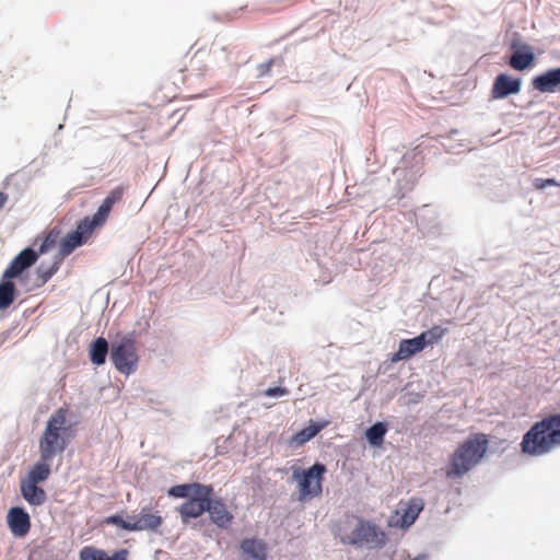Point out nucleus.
<instances>
[{
  "mask_svg": "<svg viewBox=\"0 0 560 560\" xmlns=\"http://www.w3.org/2000/svg\"><path fill=\"white\" fill-rule=\"evenodd\" d=\"M525 48L528 49V51H516L511 56L509 63L513 69L522 71L533 65L535 55L529 47L526 46Z\"/></svg>",
  "mask_w": 560,
  "mask_h": 560,
  "instance_id": "393cba45",
  "label": "nucleus"
},
{
  "mask_svg": "<svg viewBox=\"0 0 560 560\" xmlns=\"http://www.w3.org/2000/svg\"><path fill=\"white\" fill-rule=\"evenodd\" d=\"M49 460L50 459H43L40 456L39 460L35 463L30 469L25 480L33 483H39L47 480L51 472L50 466L48 464Z\"/></svg>",
  "mask_w": 560,
  "mask_h": 560,
  "instance_id": "412c9836",
  "label": "nucleus"
},
{
  "mask_svg": "<svg viewBox=\"0 0 560 560\" xmlns=\"http://www.w3.org/2000/svg\"><path fill=\"white\" fill-rule=\"evenodd\" d=\"M386 432V425L383 422H376L366 430L365 436L371 445L381 446Z\"/></svg>",
  "mask_w": 560,
  "mask_h": 560,
  "instance_id": "bb28decb",
  "label": "nucleus"
},
{
  "mask_svg": "<svg viewBox=\"0 0 560 560\" xmlns=\"http://www.w3.org/2000/svg\"><path fill=\"white\" fill-rule=\"evenodd\" d=\"M372 534H374V527L360 520L358 521L357 525L351 530V533L343 535L341 537V540L342 542L348 545L368 542Z\"/></svg>",
  "mask_w": 560,
  "mask_h": 560,
  "instance_id": "6ab92c4d",
  "label": "nucleus"
},
{
  "mask_svg": "<svg viewBox=\"0 0 560 560\" xmlns=\"http://www.w3.org/2000/svg\"><path fill=\"white\" fill-rule=\"evenodd\" d=\"M521 451L528 456H542L560 447V413L535 422L523 435Z\"/></svg>",
  "mask_w": 560,
  "mask_h": 560,
  "instance_id": "f257e3e1",
  "label": "nucleus"
},
{
  "mask_svg": "<svg viewBox=\"0 0 560 560\" xmlns=\"http://www.w3.org/2000/svg\"><path fill=\"white\" fill-rule=\"evenodd\" d=\"M522 80L500 73L494 79L491 95L495 100L505 98L509 95L517 94L521 91Z\"/></svg>",
  "mask_w": 560,
  "mask_h": 560,
  "instance_id": "ddd939ff",
  "label": "nucleus"
},
{
  "mask_svg": "<svg viewBox=\"0 0 560 560\" xmlns=\"http://www.w3.org/2000/svg\"><path fill=\"white\" fill-rule=\"evenodd\" d=\"M423 509V501L419 498L411 499L405 509H402L401 525L410 526L417 520Z\"/></svg>",
  "mask_w": 560,
  "mask_h": 560,
  "instance_id": "b1692460",
  "label": "nucleus"
},
{
  "mask_svg": "<svg viewBox=\"0 0 560 560\" xmlns=\"http://www.w3.org/2000/svg\"><path fill=\"white\" fill-rule=\"evenodd\" d=\"M88 221H80L77 229L68 233L59 245V254L61 257L69 256L75 248L82 246L88 242L93 231L91 225H88Z\"/></svg>",
  "mask_w": 560,
  "mask_h": 560,
  "instance_id": "6e6552de",
  "label": "nucleus"
},
{
  "mask_svg": "<svg viewBox=\"0 0 560 560\" xmlns=\"http://www.w3.org/2000/svg\"><path fill=\"white\" fill-rule=\"evenodd\" d=\"M37 485L38 483H33L27 480H22L21 482L22 497L27 503L34 506L42 505L47 499L45 490Z\"/></svg>",
  "mask_w": 560,
  "mask_h": 560,
  "instance_id": "aec40b11",
  "label": "nucleus"
},
{
  "mask_svg": "<svg viewBox=\"0 0 560 560\" xmlns=\"http://www.w3.org/2000/svg\"><path fill=\"white\" fill-rule=\"evenodd\" d=\"M447 329L441 326H433L429 330L422 331L418 337L422 338V342L425 346H431L439 342L446 334Z\"/></svg>",
  "mask_w": 560,
  "mask_h": 560,
  "instance_id": "c85d7f7f",
  "label": "nucleus"
},
{
  "mask_svg": "<svg viewBox=\"0 0 560 560\" xmlns=\"http://www.w3.org/2000/svg\"><path fill=\"white\" fill-rule=\"evenodd\" d=\"M132 520L133 532H155L163 524V517L159 511H152L151 508L144 506L138 515L129 516Z\"/></svg>",
  "mask_w": 560,
  "mask_h": 560,
  "instance_id": "9d476101",
  "label": "nucleus"
},
{
  "mask_svg": "<svg viewBox=\"0 0 560 560\" xmlns=\"http://www.w3.org/2000/svg\"><path fill=\"white\" fill-rule=\"evenodd\" d=\"M110 360L117 371L122 374L129 375L137 370L139 358L132 334L121 336L113 341Z\"/></svg>",
  "mask_w": 560,
  "mask_h": 560,
  "instance_id": "39448f33",
  "label": "nucleus"
},
{
  "mask_svg": "<svg viewBox=\"0 0 560 560\" xmlns=\"http://www.w3.org/2000/svg\"><path fill=\"white\" fill-rule=\"evenodd\" d=\"M237 68L236 62L231 61V54L225 48L214 50L199 49L190 58V75L203 77L210 68L222 69L224 66Z\"/></svg>",
  "mask_w": 560,
  "mask_h": 560,
  "instance_id": "423d86ee",
  "label": "nucleus"
},
{
  "mask_svg": "<svg viewBox=\"0 0 560 560\" xmlns=\"http://www.w3.org/2000/svg\"><path fill=\"white\" fill-rule=\"evenodd\" d=\"M424 349L422 338L418 336L411 339H402L396 353L393 354L390 361L398 362L410 359L412 355L421 352Z\"/></svg>",
  "mask_w": 560,
  "mask_h": 560,
  "instance_id": "f3484780",
  "label": "nucleus"
},
{
  "mask_svg": "<svg viewBox=\"0 0 560 560\" xmlns=\"http://www.w3.org/2000/svg\"><path fill=\"white\" fill-rule=\"evenodd\" d=\"M326 471V466L320 463H316L307 469L298 468L293 470L292 478L298 482L300 502L308 501L322 494Z\"/></svg>",
  "mask_w": 560,
  "mask_h": 560,
  "instance_id": "20e7f679",
  "label": "nucleus"
},
{
  "mask_svg": "<svg viewBox=\"0 0 560 560\" xmlns=\"http://www.w3.org/2000/svg\"><path fill=\"white\" fill-rule=\"evenodd\" d=\"M67 416L68 410L59 408L49 417L39 439V453L43 459H52L67 448L72 436V428Z\"/></svg>",
  "mask_w": 560,
  "mask_h": 560,
  "instance_id": "f03ea898",
  "label": "nucleus"
},
{
  "mask_svg": "<svg viewBox=\"0 0 560 560\" xmlns=\"http://www.w3.org/2000/svg\"><path fill=\"white\" fill-rule=\"evenodd\" d=\"M108 353V342L105 338L98 337L96 338L89 348L90 360L93 364L102 365L106 361V355Z\"/></svg>",
  "mask_w": 560,
  "mask_h": 560,
  "instance_id": "4be33fe9",
  "label": "nucleus"
},
{
  "mask_svg": "<svg viewBox=\"0 0 560 560\" xmlns=\"http://www.w3.org/2000/svg\"><path fill=\"white\" fill-rule=\"evenodd\" d=\"M8 526L15 537H24L31 529V518L22 508H11L7 515Z\"/></svg>",
  "mask_w": 560,
  "mask_h": 560,
  "instance_id": "9b49d317",
  "label": "nucleus"
},
{
  "mask_svg": "<svg viewBox=\"0 0 560 560\" xmlns=\"http://www.w3.org/2000/svg\"><path fill=\"white\" fill-rule=\"evenodd\" d=\"M533 88L540 93H555L560 89V67L549 69L532 80Z\"/></svg>",
  "mask_w": 560,
  "mask_h": 560,
  "instance_id": "dca6fc26",
  "label": "nucleus"
},
{
  "mask_svg": "<svg viewBox=\"0 0 560 560\" xmlns=\"http://www.w3.org/2000/svg\"><path fill=\"white\" fill-rule=\"evenodd\" d=\"M38 254L32 248L23 249L3 272V279H13L36 262Z\"/></svg>",
  "mask_w": 560,
  "mask_h": 560,
  "instance_id": "f8f14e48",
  "label": "nucleus"
},
{
  "mask_svg": "<svg viewBox=\"0 0 560 560\" xmlns=\"http://www.w3.org/2000/svg\"><path fill=\"white\" fill-rule=\"evenodd\" d=\"M207 490V485L192 482L173 486L168 489L167 493L174 498H186L187 500L192 498L195 492Z\"/></svg>",
  "mask_w": 560,
  "mask_h": 560,
  "instance_id": "5701e85b",
  "label": "nucleus"
},
{
  "mask_svg": "<svg viewBox=\"0 0 560 560\" xmlns=\"http://www.w3.org/2000/svg\"><path fill=\"white\" fill-rule=\"evenodd\" d=\"M547 186H560V184L553 178H536L534 180V187L536 189H545Z\"/></svg>",
  "mask_w": 560,
  "mask_h": 560,
  "instance_id": "473e14b6",
  "label": "nucleus"
},
{
  "mask_svg": "<svg viewBox=\"0 0 560 560\" xmlns=\"http://www.w3.org/2000/svg\"><path fill=\"white\" fill-rule=\"evenodd\" d=\"M276 59L271 58L267 62L260 63L257 66V78H264L270 74L271 68L275 65Z\"/></svg>",
  "mask_w": 560,
  "mask_h": 560,
  "instance_id": "2f4dec72",
  "label": "nucleus"
},
{
  "mask_svg": "<svg viewBox=\"0 0 560 560\" xmlns=\"http://www.w3.org/2000/svg\"><path fill=\"white\" fill-rule=\"evenodd\" d=\"M242 560H267L268 546L262 539L245 538L240 542Z\"/></svg>",
  "mask_w": 560,
  "mask_h": 560,
  "instance_id": "2eb2a0df",
  "label": "nucleus"
},
{
  "mask_svg": "<svg viewBox=\"0 0 560 560\" xmlns=\"http://www.w3.org/2000/svg\"><path fill=\"white\" fill-rule=\"evenodd\" d=\"M124 196V188L116 187L114 188L107 197L103 200L102 205L98 207L97 211L93 214L92 218L85 217L82 221H88V225H91V230L103 225L107 220L113 207L115 203L121 201Z\"/></svg>",
  "mask_w": 560,
  "mask_h": 560,
  "instance_id": "1a4fd4ad",
  "label": "nucleus"
},
{
  "mask_svg": "<svg viewBox=\"0 0 560 560\" xmlns=\"http://www.w3.org/2000/svg\"><path fill=\"white\" fill-rule=\"evenodd\" d=\"M209 495L207 511L211 521L220 528H228L233 522V514L228 510L221 499H212Z\"/></svg>",
  "mask_w": 560,
  "mask_h": 560,
  "instance_id": "4468645a",
  "label": "nucleus"
},
{
  "mask_svg": "<svg viewBox=\"0 0 560 560\" xmlns=\"http://www.w3.org/2000/svg\"><path fill=\"white\" fill-rule=\"evenodd\" d=\"M489 440L483 433L471 434L454 452L451 458L448 478H459L472 469L487 452Z\"/></svg>",
  "mask_w": 560,
  "mask_h": 560,
  "instance_id": "7ed1b4c3",
  "label": "nucleus"
},
{
  "mask_svg": "<svg viewBox=\"0 0 560 560\" xmlns=\"http://www.w3.org/2000/svg\"><path fill=\"white\" fill-rule=\"evenodd\" d=\"M127 549H119L112 556H108L105 550L98 549L94 546H85L79 552L80 560H127Z\"/></svg>",
  "mask_w": 560,
  "mask_h": 560,
  "instance_id": "a211bd4d",
  "label": "nucleus"
},
{
  "mask_svg": "<svg viewBox=\"0 0 560 560\" xmlns=\"http://www.w3.org/2000/svg\"><path fill=\"white\" fill-rule=\"evenodd\" d=\"M289 390L285 387H270L265 390L268 397H281L288 395Z\"/></svg>",
  "mask_w": 560,
  "mask_h": 560,
  "instance_id": "72a5a7b5",
  "label": "nucleus"
},
{
  "mask_svg": "<svg viewBox=\"0 0 560 560\" xmlns=\"http://www.w3.org/2000/svg\"><path fill=\"white\" fill-rule=\"evenodd\" d=\"M105 523L108 525H115L121 529L133 532L132 530V520L128 517V520H124L121 515H110L105 518Z\"/></svg>",
  "mask_w": 560,
  "mask_h": 560,
  "instance_id": "7c9ffc66",
  "label": "nucleus"
},
{
  "mask_svg": "<svg viewBox=\"0 0 560 560\" xmlns=\"http://www.w3.org/2000/svg\"><path fill=\"white\" fill-rule=\"evenodd\" d=\"M60 231L58 229H51L47 235L45 236L43 243L39 246V250L37 254H44L47 250L51 249L56 246L59 241Z\"/></svg>",
  "mask_w": 560,
  "mask_h": 560,
  "instance_id": "c756f323",
  "label": "nucleus"
},
{
  "mask_svg": "<svg viewBox=\"0 0 560 560\" xmlns=\"http://www.w3.org/2000/svg\"><path fill=\"white\" fill-rule=\"evenodd\" d=\"M213 488L207 485V490L195 492L192 498L186 500L176 508L180 520L184 524H187L191 518L200 517L208 508L209 495H212Z\"/></svg>",
  "mask_w": 560,
  "mask_h": 560,
  "instance_id": "0eeeda50",
  "label": "nucleus"
},
{
  "mask_svg": "<svg viewBox=\"0 0 560 560\" xmlns=\"http://www.w3.org/2000/svg\"><path fill=\"white\" fill-rule=\"evenodd\" d=\"M9 197L5 192L0 191V209L4 207Z\"/></svg>",
  "mask_w": 560,
  "mask_h": 560,
  "instance_id": "f704fd0d",
  "label": "nucleus"
},
{
  "mask_svg": "<svg viewBox=\"0 0 560 560\" xmlns=\"http://www.w3.org/2000/svg\"><path fill=\"white\" fill-rule=\"evenodd\" d=\"M324 428V424L312 423L308 427L300 430L293 435V442L298 445H303L312 440Z\"/></svg>",
  "mask_w": 560,
  "mask_h": 560,
  "instance_id": "cd10ccee",
  "label": "nucleus"
},
{
  "mask_svg": "<svg viewBox=\"0 0 560 560\" xmlns=\"http://www.w3.org/2000/svg\"><path fill=\"white\" fill-rule=\"evenodd\" d=\"M15 299V285L10 279L0 283V310L8 308Z\"/></svg>",
  "mask_w": 560,
  "mask_h": 560,
  "instance_id": "a878e982",
  "label": "nucleus"
},
{
  "mask_svg": "<svg viewBox=\"0 0 560 560\" xmlns=\"http://www.w3.org/2000/svg\"><path fill=\"white\" fill-rule=\"evenodd\" d=\"M55 271H56V268L51 269V270H50V271L45 276L44 281H47V279H48L49 277H51V276L54 275V272H55Z\"/></svg>",
  "mask_w": 560,
  "mask_h": 560,
  "instance_id": "c9c22d12",
  "label": "nucleus"
}]
</instances>
